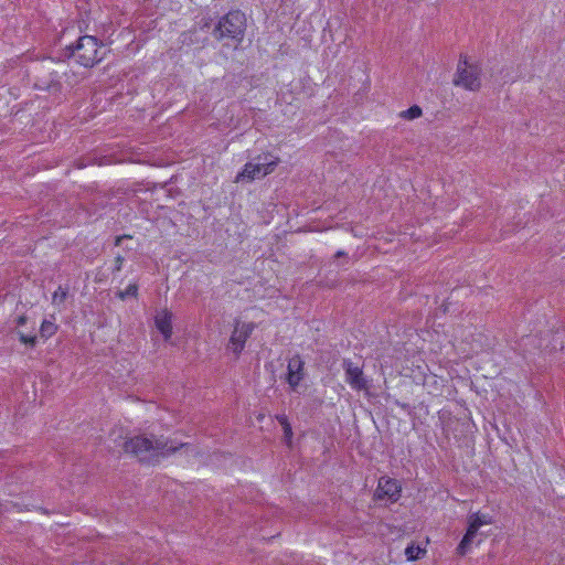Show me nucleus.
Listing matches in <instances>:
<instances>
[{
	"mask_svg": "<svg viewBox=\"0 0 565 565\" xmlns=\"http://www.w3.org/2000/svg\"><path fill=\"white\" fill-rule=\"evenodd\" d=\"M493 524V516L483 513H472L468 516V526L461 542L457 545V554L466 555L481 526Z\"/></svg>",
	"mask_w": 565,
	"mask_h": 565,
	"instance_id": "nucleus-5",
	"label": "nucleus"
},
{
	"mask_svg": "<svg viewBox=\"0 0 565 565\" xmlns=\"http://www.w3.org/2000/svg\"><path fill=\"white\" fill-rule=\"evenodd\" d=\"M12 507H15L18 511H22L23 508L19 507L17 502H11Z\"/></svg>",
	"mask_w": 565,
	"mask_h": 565,
	"instance_id": "nucleus-24",
	"label": "nucleus"
},
{
	"mask_svg": "<svg viewBox=\"0 0 565 565\" xmlns=\"http://www.w3.org/2000/svg\"><path fill=\"white\" fill-rule=\"evenodd\" d=\"M154 328L159 330L164 340L172 337V312L168 309L158 310L153 318Z\"/></svg>",
	"mask_w": 565,
	"mask_h": 565,
	"instance_id": "nucleus-11",
	"label": "nucleus"
},
{
	"mask_svg": "<svg viewBox=\"0 0 565 565\" xmlns=\"http://www.w3.org/2000/svg\"><path fill=\"white\" fill-rule=\"evenodd\" d=\"M426 553V550L423 548L420 545H408L405 548V556L408 561H416L422 558Z\"/></svg>",
	"mask_w": 565,
	"mask_h": 565,
	"instance_id": "nucleus-14",
	"label": "nucleus"
},
{
	"mask_svg": "<svg viewBox=\"0 0 565 565\" xmlns=\"http://www.w3.org/2000/svg\"><path fill=\"white\" fill-rule=\"evenodd\" d=\"M345 381L352 390L358 392L369 388L367 380L364 379L361 366L355 365L349 360L344 361Z\"/></svg>",
	"mask_w": 565,
	"mask_h": 565,
	"instance_id": "nucleus-10",
	"label": "nucleus"
},
{
	"mask_svg": "<svg viewBox=\"0 0 565 565\" xmlns=\"http://www.w3.org/2000/svg\"><path fill=\"white\" fill-rule=\"evenodd\" d=\"M67 297V289L58 286L53 292L52 301L54 305L63 303Z\"/></svg>",
	"mask_w": 565,
	"mask_h": 565,
	"instance_id": "nucleus-16",
	"label": "nucleus"
},
{
	"mask_svg": "<svg viewBox=\"0 0 565 565\" xmlns=\"http://www.w3.org/2000/svg\"><path fill=\"white\" fill-rule=\"evenodd\" d=\"M276 420L280 424V426H287V425H290L289 422H288V418H287V415L286 414H277L276 415Z\"/></svg>",
	"mask_w": 565,
	"mask_h": 565,
	"instance_id": "nucleus-20",
	"label": "nucleus"
},
{
	"mask_svg": "<svg viewBox=\"0 0 565 565\" xmlns=\"http://www.w3.org/2000/svg\"><path fill=\"white\" fill-rule=\"evenodd\" d=\"M68 56L75 60L76 64L84 67H93L105 57V46L94 35H82L75 45L66 47Z\"/></svg>",
	"mask_w": 565,
	"mask_h": 565,
	"instance_id": "nucleus-3",
	"label": "nucleus"
},
{
	"mask_svg": "<svg viewBox=\"0 0 565 565\" xmlns=\"http://www.w3.org/2000/svg\"><path fill=\"white\" fill-rule=\"evenodd\" d=\"M188 446V443L170 441L162 437L136 436L125 443V451L136 456L141 462L154 465L159 459Z\"/></svg>",
	"mask_w": 565,
	"mask_h": 565,
	"instance_id": "nucleus-1",
	"label": "nucleus"
},
{
	"mask_svg": "<svg viewBox=\"0 0 565 565\" xmlns=\"http://www.w3.org/2000/svg\"><path fill=\"white\" fill-rule=\"evenodd\" d=\"M254 330V322H241L236 320L227 348H230L236 356L239 355L245 348L247 339L253 334Z\"/></svg>",
	"mask_w": 565,
	"mask_h": 565,
	"instance_id": "nucleus-7",
	"label": "nucleus"
},
{
	"mask_svg": "<svg viewBox=\"0 0 565 565\" xmlns=\"http://www.w3.org/2000/svg\"><path fill=\"white\" fill-rule=\"evenodd\" d=\"M15 322H17L18 326H23L26 322V317L25 316H20V317L17 318Z\"/></svg>",
	"mask_w": 565,
	"mask_h": 565,
	"instance_id": "nucleus-21",
	"label": "nucleus"
},
{
	"mask_svg": "<svg viewBox=\"0 0 565 565\" xmlns=\"http://www.w3.org/2000/svg\"><path fill=\"white\" fill-rule=\"evenodd\" d=\"M126 238H131L130 235H121V236H118L116 238V245H120L121 244V241L126 239Z\"/></svg>",
	"mask_w": 565,
	"mask_h": 565,
	"instance_id": "nucleus-22",
	"label": "nucleus"
},
{
	"mask_svg": "<svg viewBox=\"0 0 565 565\" xmlns=\"http://www.w3.org/2000/svg\"><path fill=\"white\" fill-rule=\"evenodd\" d=\"M454 83L455 85L462 86L468 90H477L480 86L478 67L476 65L468 64L466 60H459Z\"/></svg>",
	"mask_w": 565,
	"mask_h": 565,
	"instance_id": "nucleus-6",
	"label": "nucleus"
},
{
	"mask_svg": "<svg viewBox=\"0 0 565 565\" xmlns=\"http://www.w3.org/2000/svg\"><path fill=\"white\" fill-rule=\"evenodd\" d=\"M124 263H125V257L121 255H118L115 259V266H113V271H116V273L120 271Z\"/></svg>",
	"mask_w": 565,
	"mask_h": 565,
	"instance_id": "nucleus-19",
	"label": "nucleus"
},
{
	"mask_svg": "<svg viewBox=\"0 0 565 565\" xmlns=\"http://www.w3.org/2000/svg\"><path fill=\"white\" fill-rule=\"evenodd\" d=\"M475 351H476V350H475V348H473V347H471V349H470V350H468V351H466V350L463 349V350H462V353H463L466 356H469V355H470V354H472Z\"/></svg>",
	"mask_w": 565,
	"mask_h": 565,
	"instance_id": "nucleus-23",
	"label": "nucleus"
},
{
	"mask_svg": "<svg viewBox=\"0 0 565 565\" xmlns=\"http://www.w3.org/2000/svg\"><path fill=\"white\" fill-rule=\"evenodd\" d=\"M56 331H57V326L55 324L54 321L47 320V319H44L42 321L41 329H40L41 338H43L45 340L50 339V338L54 337Z\"/></svg>",
	"mask_w": 565,
	"mask_h": 565,
	"instance_id": "nucleus-12",
	"label": "nucleus"
},
{
	"mask_svg": "<svg viewBox=\"0 0 565 565\" xmlns=\"http://www.w3.org/2000/svg\"><path fill=\"white\" fill-rule=\"evenodd\" d=\"M305 376L306 371L303 359L298 354L289 358L287 363L286 382L289 384L290 388L295 391L300 382L303 381Z\"/></svg>",
	"mask_w": 565,
	"mask_h": 565,
	"instance_id": "nucleus-9",
	"label": "nucleus"
},
{
	"mask_svg": "<svg viewBox=\"0 0 565 565\" xmlns=\"http://www.w3.org/2000/svg\"><path fill=\"white\" fill-rule=\"evenodd\" d=\"M18 339H20L23 344L31 348H34L36 344V337L34 334L26 335L23 332H18Z\"/></svg>",
	"mask_w": 565,
	"mask_h": 565,
	"instance_id": "nucleus-17",
	"label": "nucleus"
},
{
	"mask_svg": "<svg viewBox=\"0 0 565 565\" xmlns=\"http://www.w3.org/2000/svg\"><path fill=\"white\" fill-rule=\"evenodd\" d=\"M279 163V159L267 152L256 158V162H246L241 172L235 177V182H252L258 178H265L273 173Z\"/></svg>",
	"mask_w": 565,
	"mask_h": 565,
	"instance_id": "nucleus-4",
	"label": "nucleus"
},
{
	"mask_svg": "<svg viewBox=\"0 0 565 565\" xmlns=\"http://www.w3.org/2000/svg\"><path fill=\"white\" fill-rule=\"evenodd\" d=\"M246 31V17L242 10L232 9L222 15L213 29V36L218 41H232L242 44Z\"/></svg>",
	"mask_w": 565,
	"mask_h": 565,
	"instance_id": "nucleus-2",
	"label": "nucleus"
},
{
	"mask_svg": "<svg viewBox=\"0 0 565 565\" xmlns=\"http://www.w3.org/2000/svg\"><path fill=\"white\" fill-rule=\"evenodd\" d=\"M402 486L398 480L391 478H381L377 488L374 491V499L394 503L399 500Z\"/></svg>",
	"mask_w": 565,
	"mask_h": 565,
	"instance_id": "nucleus-8",
	"label": "nucleus"
},
{
	"mask_svg": "<svg viewBox=\"0 0 565 565\" xmlns=\"http://www.w3.org/2000/svg\"><path fill=\"white\" fill-rule=\"evenodd\" d=\"M138 285L136 282H131L127 286V288L118 291V298L120 300H125L128 297H138Z\"/></svg>",
	"mask_w": 565,
	"mask_h": 565,
	"instance_id": "nucleus-15",
	"label": "nucleus"
},
{
	"mask_svg": "<svg viewBox=\"0 0 565 565\" xmlns=\"http://www.w3.org/2000/svg\"><path fill=\"white\" fill-rule=\"evenodd\" d=\"M284 429V436L287 445L289 446L291 443V438L294 437V431L291 430V426L287 425L282 427Z\"/></svg>",
	"mask_w": 565,
	"mask_h": 565,
	"instance_id": "nucleus-18",
	"label": "nucleus"
},
{
	"mask_svg": "<svg viewBox=\"0 0 565 565\" xmlns=\"http://www.w3.org/2000/svg\"><path fill=\"white\" fill-rule=\"evenodd\" d=\"M422 115H423V110H422L420 106L413 105L409 108H407L406 110L401 111L398 116L403 120L412 121L417 118H420Z\"/></svg>",
	"mask_w": 565,
	"mask_h": 565,
	"instance_id": "nucleus-13",
	"label": "nucleus"
}]
</instances>
